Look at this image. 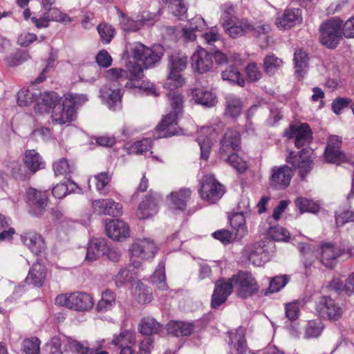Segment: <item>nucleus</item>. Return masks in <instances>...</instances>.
I'll return each instance as SVG.
<instances>
[{
  "mask_svg": "<svg viewBox=\"0 0 354 354\" xmlns=\"http://www.w3.org/2000/svg\"><path fill=\"white\" fill-rule=\"evenodd\" d=\"M286 136L289 139H295V147L303 149L297 152L290 151L286 161L297 169L299 177L304 180L310 173L314 167L312 158L313 151L308 147L313 141V132L307 123H301L299 126L290 125V129L286 131Z\"/></svg>",
  "mask_w": 354,
  "mask_h": 354,
  "instance_id": "nucleus-1",
  "label": "nucleus"
},
{
  "mask_svg": "<svg viewBox=\"0 0 354 354\" xmlns=\"http://www.w3.org/2000/svg\"><path fill=\"white\" fill-rule=\"evenodd\" d=\"M165 87L170 90L167 94L171 111L165 115L161 122L156 127L153 139L168 138L178 134V116L183 111V97L176 88H169V84L165 83Z\"/></svg>",
  "mask_w": 354,
  "mask_h": 354,
  "instance_id": "nucleus-2",
  "label": "nucleus"
},
{
  "mask_svg": "<svg viewBox=\"0 0 354 354\" xmlns=\"http://www.w3.org/2000/svg\"><path fill=\"white\" fill-rule=\"evenodd\" d=\"M127 49L137 61H141L146 68H149L158 63L165 54V48L160 44L147 47L140 42L129 44Z\"/></svg>",
  "mask_w": 354,
  "mask_h": 354,
  "instance_id": "nucleus-3",
  "label": "nucleus"
},
{
  "mask_svg": "<svg viewBox=\"0 0 354 354\" xmlns=\"http://www.w3.org/2000/svg\"><path fill=\"white\" fill-rule=\"evenodd\" d=\"M342 20L339 18H332L324 21L319 26L320 43L328 49L337 47L342 39Z\"/></svg>",
  "mask_w": 354,
  "mask_h": 354,
  "instance_id": "nucleus-4",
  "label": "nucleus"
},
{
  "mask_svg": "<svg viewBox=\"0 0 354 354\" xmlns=\"http://www.w3.org/2000/svg\"><path fill=\"white\" fill-rule=\"evenodd\" d=\"M56 305L65 306L69 309L84 311L93 306V299L86 292H75L70 294L59 295L55 298Z\"/></svg>",
  "mask_w": 354,
  "mask_h": 354,
  "instance_id": "nucleus-5",
  "label": "nucleus"
},
{
  "mask_svg": "<svg viewBox=\"0 0 354 354\" xmlns=\"http://www.w3.org/2000/svg\"><path fill=\"white\" fill-rule=\"evenodd\" d=\"M232 279L235 285L236 295L240 298H249L259 290L257 281L249 272L239 270L232 276Z\"/></svg>",
  "mask_w": 354,
  "mask_h": 354,
  "instance_id": "nucleus-6",
  "label": "nucleus"
},
{
  "mask_svg": "<svg viewBox=\"0 0 354 354\" xmlns=\"http://www.w3.org/2000/svg\"><path fill=\"white\" fill-rule=\"evenodd\" d=\"M188 57L182 53H176L169 57L168 68L170 71L168 75L167 83L169 84V88H179L184 84L180 73L187 66Z\"/></svg>",
  "mask_w": 354,
  "mask_h": 354,
  "instance_id": "nucleus-7",
  "label": "nucleus"
},
{
  "mask_svg": "<svg viewBox=\"0 0 354 354\" xmlns=\"http://www.w3.org/2000/svg\"><path fill=\"white\" fill-rule=\"evenodd\" d=\"M316 314L328 321L339 320L344 313L342 306L330 297L322 295L315 301Z\"/></svg>",
  "mask_w": 354,
  "mask_h": 354,
  "instance_id": "nucleus-8",
  "label": "nucleus"
},
{
  "mask_svg": "<svg viewBox=\"0 0 354 354\" xmlns=\"http://www.w3.org/2000/svg\"><path fill=\"white\" fill-rule=\"evenodd\" d=\"M225 187L216 180L213 174L205 176L201 183L199 194L208 203H216L224 194Z\"/></svg>",
  "mask_w": 354,
  "mask_h": 354,
  "instance_id": "nucleus-9",
  "label": "nucleus"
},
{
  "mask_svg": "<svg viewBox=\"0 0 354 354\" xmlns=\"http://www.w3.org/2000/svg\"><path fill=\"white\" fill-rule=\"evenodd\" d=\"M118 13L120 17V24L125 32H136L140 30L143 26H151L156 21V15L147 11H144L138 15L136 19L128 17L121 10H118Z\"/></svg>",
  "mask_w": 354,
  "mask_h": 354,
  "instance_id": "nucleus-10",
  "label": "nucleus"
},
{
  "mask_svg": "<svg viewBox=\"0 0 354 354\" xmlns=\"http://www.w3.org/2000/svg\"><path fill=\"white\" fill-rule=\"evenodd\" d=\"M234 288H235V285L232 277L227 279L224 277L218 279L214 283L211 299V307L216 309L224 304L232 294Z\"/></svg>",
  "mask_w": 354,
  "mask_h": 354,
  "instance_id": "nucleus-11",
  "label": "nucleus"
},
{
  "mask_svg": "<svg viewBox=\"0 0 354 354\" xmlns=\"http://www.w3.org/2000/svg\"><path fill=\"white\" fill-rule=\"evenodd\" d=\"M26 196L29 205V213L37 217L42 216L46 212L48 204L47 192L30 187L26 191Z\"/></svg>",
  "mask_w": 354,
  "mask_h": 354,
  "instance_id": "nucleus-12",
  "label": "nucleus"
},
{
  "mask_svg": "<svg viewBox=\"0 0 354 354\" xmlns=\"http://www.w3.org/2000/svg\"><path fill=\"white\" fill-rule=\"evenodd\" d=\"M293 171L288 165L274 166L270 170V185L274 190L286 189L293 176Z\"/></svg>",
  "mask_w": 354,
  "mask_h": 354,
  "instance_id": "nucleus-13",
  "label": "nucleus"
},
{
  "mask_svg": "<svg viewBox=\"0 0 354 354\" xmlns=\"http://www.w3.org/2000/svg\"><path fill=\"white\" fill-rule=\"evenodd\" d=\"M107 236L115 241H122L130 235L129 224L120 219H111L106 223Z\"/></svg>",
  "mask_w": 354,
  "mask_h": 354,
  "instance_id": "nucleus-14",
  "label": "nucleus"
},
{
  "mask_svg": "<svg viewBox=\"0 0 354 354\" xmlns=\"http://www.w3.org/2000/svg\"><path fill=\"white\" fill-rule=\"evenodd\" d=\"M129 251L133 257L143 259L153 258L157 252L154 242L149 239H136L131 245Z\"/></svg>",
  "mask_w": 354,
  "mask_h": 354,
  "instance_id": "nucleus-15",
  "label": "nucleus"
},
{
  "mask_svg": "<svg viewBox=\"0 0 354 354\" xmlns=\"http://www.w3.org/2000/svg\"><path fill=\"white\" fill-rule=\"evenodd\" d=\"M51 118L53 122L57 124H64L73 121L76 118V111L70 102L64 100L62 104H59L52 111Z\"/></svg>",
  "mask_w": 354,
  "mask_h": 354,
  "instance_id": "nucleus-16",
  "label": "nucleus"
},
{
  "mask_svg": "<svg viewBox=\"0 0 354 354\" xmlns=\"http://www.w3.org/2000/svg\"><path fill=\"white\" fill-rule=\"evenodd\" d=\"M320 249V261L324 266L330 269L335 266L337 258L345 253L344 249L330 243H323Z\"/></svg>",
  "mask_w": 354,
  "mask_h": 354,
  "instance_id": "nucleus-17",
  "label": "nucleus"
},
{
  "mask_svg": "<svg viewBox=\"0 0 354 354\" xmlns=\"http://www.w3.org/2000/svg\"><path fill=\"white\" fill-rule=\"evenodd\" d=\"M218 154L225 155L238 151L241 148V134L234 129H227L220 142Z\"/></svg>",
  "mask_w": 354,
  "mask_h": 354,
  "instance_id": "nucleus-18",
  "label": "nucleus"
},
{
  "mask_svg": "<svg viewBox=\"0 0 354 354\" xmlns=\"http://www.w3.org/2000/svg\"><path fill=\"white\" fill-rule=\"evenodd\" d=\"M191 64L194 71L199 74L205 73L212 67V56L209 51L200 48L191 57Z\"/></svg>",
  "mask_w": 354,
  "mask_h": 354,
  "instance_id": "nucleus-19",
  "label": "nucleus"
},
{
  "mask_svg": "<svg viewBox=\"0 0 354 354\" xmlns=\"http://www.w3.org/2000/svg\"><path fill=\"white\" fill-rule=\"evenodd\" d=\"M223 28L229 36L234 39L245 36L253 29L252 24L245 18L234 19L232 22L227 23Z\"/></svg>",
  "mask_w": 354,
  "mask_h": 354,
  "instance_id": "nucleus-20",
  "label": "nucleus"
},
{
  "mask_svg": "<svg viewBox=\"0 0 354 354\" xmlns=\"http://www.w3.org/2000/svg\"><path fill=\"white\" fill-rule=\"evenodd\" d=\"M158 196L150 192L140 203L136 215L139 219H147L155 215L158 209Z\"/></svg>",
  "mask_w": 354,
  "mask_h": 354,
  "instance_id": "nucleus-21",
  "label": "nucleus"
},
{
  "mask_svg": "<svg viewBox=\"0 0 354 354\" xmlns=\"http://www.w3.org/2000/svg\"><path fill=\"white\" fill-rule=\"evenodd\" d=\"M60 100L58 94L54 91L41 93L39 100L34 106L35 111L41 114L48 113L60 103Z\"/></svg>",
  "mask_w": 354,
  "mask_h": 354,
  "instance_id": "nucleus-22",
  "label": "nucleus"
},
{
  "mask_svg": "<svg viewBox=\"0 0 354 354\" xmlns=\"http://www.w3.org/2000/svg\"><path fill=\"white\" fill-rule=\"evenodd\" d=\"M302 20L301 11L299 8H287L283 15L276 19V25L280 28H289Z\"/></svg>",
  "mask_w": 354,
  "mask_h": 354,
  "instance_id": "nucleus-23",
  "label": "nucleus"
},
{
  "mask_svg": "<svg viewBox=\"0 0 354 354\" xmlns=\"http://www.w3.org/2000/svg\"><path fill=\"white\" fill-rule=\"evenodd\" d=\"M108 246L104 239H93L90 241L85 259L87 261H93L106 254Z\"/></svg>",
  "mask_w": 354,
  "mask_h": 354,
  "instance_id": "nucleus-24",
  "label": "nucleus"
},
{
  "mask_svg": "<svg viewBox=\"0 0 354 354\" xmlns=\"http://www.w3.org/2000/svg\"><path fill=\"white\" fill-rule=\"evenodd\" d=\"M46 277V268L45 266L37 262L30 268L25 279V282L28 285L39 288L44 285Z\"/></svg>",
  "mask_w": 354,
  "mask_h": 354,
  "instance_id": "nucleus-25",
  "label": "nucleus"
},
{
  "mask_svg": "<svg viewBox=\"0 0 354 354\" xmlns=\"http://www.w3.org/2000/svg\"><path fill=\"white\" fill-rule=\"evenodd\" d=\"M228 333V343L233 346V348H235L237 354H255L250 351H247L245 330L242 327H239L234 332L230 331Z\"/></svg>",
  "mask_w": 354,
  "mask_h": 354,
  "instance_id": "nucleus-26",
  "label": "nucleus"
},
{
  "mask_svg": "<svg viewBox=\"0 0 354 354\" xmlns=\"http://www.w3.org/2000/svg\"><path fill=\"white\" fill-rule=\"evenodd\" d=\"M21 240L36 255H39L44 248V241L42 237L35 232H24L21 235Z\"/></svg>",
  "mask_w": 354,
  "mask_h": 354,
  "instance_id": "nucleus-27",
  "label": "nucleus"
},
{
  "mask_svg": "<svg viewBox=\"0 0 354 354\" xmlns=\"http://www.w3.org/2000/svg\"><path fill=\"white\" fill-rule=\"evenodd\" d=\"M33 84L27 88H23L17 93V102L19 106H28L39 100L41 91Z\"/></svg>",
  "mask_w": 354,
  "mask_h": 354,
  "instance_id": "nucleus-28",
  "label": "nucleus"
},
{
  "mask_svg": "<svg viewBox=\"0 0 354 354\" xmlns=\"http://www.w3.org/2000/svg\"><path fill=\"white\" fill-rule=\"evenodd\" d=\"M166 328L167 333L174 337L189 336L194 330V324L192 322L171 320Z\"/></svg>",
  "mask_w": 354,
  "mask_h": 354,
  "instance_id": "nucleus-29",
  "label": "nucleus"
},
{
  "mask_svg": "<svg viewBox=\"0 0 354 354\" xmlns=\"http://www.w3.org/2000/svg\"><path fill=\"white\" fill-rule=\"evenodd\" d=\"M100 97L106 102L109 109L115 111L122 106V93L120 88L110 89L104 87L100 90Z\"/></svg>",
  "mask_w": 354,
  "mask_h": 354,
  "instance_id": "nucleus-30",
  "label": "nucleus"
},
{
  "mask_svg": "<svg viewBox=\"0 0 354 354\" xmlns=\"http://www.w3.org/2000/svg\"><path fill=\"white\" fill-rule=\"evenodd\" d=\"M24 162L31 175L45 167V162L42 157L34 149L26 151Z\"/></svg>",
  "mask_w": 354,
  "mask_h": 354,
  "instance_id": "nucleus-31",
  "label": "nucleus"
},
{
  "mask_svg": "<svg viewBox=\"0 0 354 354\" xmlns=\"http://www.w3.org/2000/svg\"><path fill=\"white\" fill-rule=\"evenodd\" d=\"M293 62L295 68V74L297 75L299 80H301L307 73V70L309 67V57L308 53L303 49H297L294 53Z\"/></svg>",
  "mask_w": 354,
  "mask_h": 354,
  "instance_id": "nucleus-32",
  "label": "nucleus"
},
{
  "mask_svg": "<svg viewBox=\"0 0 354 354\" xmlns=\"http://www.w3.org/2000/svg\"><path fill=\"white\" fill-rule=\"evenodd\" d=\"M192 100L195 103L204 107L210 108L214 106L216 103V97L211 91L203 88H194L192 91Z\"/></svg>",
  "mask_w": 354,
  "mask_h": 354,
  "instance_id": "nucleus-33",
  "label": "nucleus"
},
{
  "mask_svg": "<svg viewBox=\"0 0 354 354\" xmlns=\"http://www.w3.org/2000/svg\"><path fill=\"white\" fill-rule=\"evenodd\" d=\"M229 220L231 227L235 230L234 236L236 239H242L248 233L244 212H234L229 217Z\"/></svg>",
  "mask_w": 354,
  "mask_h": 354,
  "instance_id": "nucleus-34",
  "label": "nucleus"
},
{
  "mask_svg": "<svg viewBox=\"0 0 354 354\" xmlns=\"http://www.w3.org/2000/svg\"><path fill=\"white\" fill-rule=\"evenodd\" d=\"M134 339L133 334L130 330L121 332L119 335L115 336L112 344L120 348L119 354H134L132 348L128 345Z\"/></svg>",
  "mask_w": 354,
  "mask_h": 354,
  "instance_id": "nucleus-35",
  "label": "nucleus"
},
{
  "mask_svg": "<svg viewBox=\"0 0 354 354\" xmlns=\"http://www.w3.org/2000/svg\"><path fill=\"white\" fill-rule=\"evenodd\" d=\"M190 196L191 190L187 188L180 189L177 192H171L170 194V201L172 207L174 209L185 210Z\"/></svg>",
  "mask_w": 354,
  "mask_h": 354,
  "instance_id": "nucleus-36",
  "label": "nucleus"
},
{
  "mask_svg": "<svg viewBox=\"0 0 354 354\" xmlns=\"http://www.w3.org/2000/svg\"><path fill=\"white\" fill-rule=\"evenodd\" d=\"M223 80L227 81L233 85H238L243 87L245 84V80L241 75L239 68L234 65L228 66L225 70L221 73Z\"/></svg>",
  "mask_w": 354,
  "mask_h": 354,
  "instance_id": "nucleus-37",
  "label": "nucleus"
},
{
  "mask_svg": "<svg viewBox=\"0 0 354 354\" xmlns=\"http://www.w3.org/2000/svg\"><path fill=\"white\" fill-rule=\"evenodd\" d=\"M162 329V326L153 317L148 316L141 319L138 330L142 335H151L158 333Z\"/></svg>",
  "mask_w": 354,
  "mask_h": 354,
  "instance_id": "nucleus-38",
  "label": "nucleus"
},
{
  "mask_svg": "<svg viewBox=\"0 0 354 354\" xmlns=\"http://www.w3.org/2000/svg\"><path fill=\"white\" fill-rule=\"evenodd\" d=\"M264 247L263 242L255 243L248 255L249 261L257 266H261L264 263L268 257V252Z\"/></svg>",
  "mask_w": 354,
  "mask_h": 354,
  "instance_id": "nucleus-39",
  "label": "nucleus"
},
{
  "mask_svg": "<svg viewBox=\"0 0 354 354\" xmlns=\"http://www.w3.org/2000/svg\"><path fill=\"white\" fill-rule=\"evenodd\" d=\"M225 115L236 119L240 115L242 111V102L240 98L233 95L225 97Z\"/></svg>",
  "mask_w": 354,
  "mask_h": 354,
  "instance_id": "nucleus-40",
  "label": "nucleus"
},
{
  "mask_svg": "<svg viewBox=\"0 0 354 354\" xmlns=\"http://www.w3.org/2000/svg\"><path fill=\"white\" fill-rule=\"evenodd\" d=\"M115 304V293L109 289L102 292L100 300L96 306V310L99 313H105L111 310Z\"/></svg>",
  "mask_w": 354,
  "mask_h": 354,
  "instance_id": "nucleus-41",
  "label": "nucleus"
},
{
  "mask_svg": "<svg viewBox=\"0 0 354 354\" xmlns=\"http://www.w3.org/2000/svg\"><path fill=\"white\" fill-rule=\"evenodd\" d=\"M219 158L241 174L244 173L248 168L246 162L239 156L236 152L220 155Z\"/></svg>",
  "mask_w": 354,
  "mask_h": 354,
  "instance_id": "nucleus-42",
  "label": "nucleus"
},
{
  "mask_svg": "<svg viewBox=\"0 0 354 354\" xmlns=\"http://www.w3.org/2000/svg\"><path fill=\"white\" fill-rule=\"evenodd\" d=\"M111 177L108 172L103 171L93 176L96 190L102 195L107 194L110 191Z\"/></svg>",
  "mask_w": 354,
  "mask_h": 354,
  "instance_id": "nucleus-43",
  "label": "nucleus"
},
{
  "mask_svg": "<svg viewBox=\"0 0 354 354\" xmlns=\"http://www.w3.org/2000/svg\"><path fill=\"white\" fill-rule=\"evenodd\" d=\"M290 277L287 274H279L272 277L270 280L269 287L265 295L279 292L289 282Z\"/></svg>",
  "mask_w": 354,
  "mask_h": 354,
  "instance_id": "nucleus-44",
  "label": "nucleus"
},
{
  "mask_svg": "<svg viewBox=\"0 0 354 354\" xmlns=\"http://www.w3.org/2000/svg\"><path fill=\"white\" fill-rule=\"evenodd\" d=\"M282 64V60L274 54L266 55L263 59V69L269 76L274 75Z\"/></svg>",
  "mask_w": 354,
  "mask_h": 354,
  "instance_id": "nucleus-45",
  "label": "nucleus"
},
{
  "mask_svg": "<svg viewBox=\"0 0 354 354\" xmlns=\"http://www.w3.org/2000/svg\"><path fill=\"white\" fill-rule=\"evenodd\" d=\"M114 205L113 199H98L93 201L92 207L95 213L98 214L111 215L113 213L112 206Z\"/></svg>",
  "mask_w": 354,
  "mask_h": 354,
  "instance_id": "nucleus-46",
  "label": "nucleus"
},
{
  "mask_svg": "<svg viewBox=\"0 0 354 354\" xmlns=\"http://www.w3.org/2000/svg\"><path fill=\"white\" fill-rule=\"evenodd\" d=\"M267 234L270 239L277 241H288L290 239L289 232L279 225H270Z\"/></svg>",
  "mask_w": 354,
  "mask_h": 354,
  "instance_id": "nucleus-47",
  "label": "nucleus"
},
{
  "mask_svg": "<svg viewBox=\"0 0 354 354\" xmlns=\"http://www.w3.org/2000/svg\"><path fill=\"white\" fill-rule=\"evenodd\" d=\"M296 206L301 213L310 212L317 213L319 211V206L315 201L305 197H299L295 200Z\"/></svg>",
  "mask_w": 354,
  "mask_h": 354,
  "instance_id": "nucleus-48",
  "label": "nucleus"
},
{
  "mask_svg": "<svg viewBox=\"0 0 354 354\" xmlns=\"http://www.w3.org/2000/svg\"><path fill=\"white\" fill-rule=\"evenodd\" d=\"M324 156L328 163L339 165L346 160V156L341 149H325Z\"/></svg>",
  "mask_w": 354,
  "mask_h": 354,
  "instance_id": "nucleus-49",
  "label": "nucleus"
},
{
  "mask_svg": "<svg viewBox=\"0 0 354 354\" xmlns=\"http://www.w3.org/2000/svg\"><path fill=\"white\" fill-rule=\"evenodd\" d=\"M168 5L169 10L174 16L181 18L187 13V8L183 0H162Z\"/></svg>",
  "mask_w": 354,
  "mask_h": 354,
  "instance_id": "nucleus-50",
  "label": "nucleus"
},
{
  "mask_svg": "<svg viewBox=\"0 0 354 354\" xmlns=\"http://www.w3.org/2000/svg\"><path fill=\"white\" fill-rule=\"evenodd\" d=\"M53 170L55 176H67L75 170L73 165H70L66 158H62L53 163Z\"/></svg>",
  "mask_w": 354,
  "mask_h": 354,
  "instance_id": "nucleus-51",
  "label": "nucleus"
},
{
  "mask_svg": "<svg viewBox=\"0 0 354 354\" xmlns=\"http://www.w3.org/2000/svg\"><path fill=\"white\" fill-rule=\"evenodd\" d=\"M127 72L129 76L127 78L133 84V82H136L143 77V70L141 65L136 62H129L127 64Z\"/></svg>",
  "mask_w": 354,
  "mask_h": 354,
  "instance_id": "nucleus-52",
  "label": "nucleus"
},
{
  "mask_svg": "<svg viewBox=\"0 0 354 354\" xmlns=\"http://www.w3.org/2000/svg\"><path fill=\"white\" fill-rule=\"evenodd\" d=\"M152 277L153 281L156 283L158 289L163 290L167 288L165 281V263L163 261L159 263Z\"/></svg>",
  "mask_w": 354,
  "mask_h": 354,
  "instance_id": "nucleus-53",
  "label": "nucleus"
},
{
  "mask_svg": "<svg viewBox=\"0 0 354 354\" xmlns=\"http://www.w3.org/2000/svg\"><path fill=\"white\" fill-rule=\"evenodd\" d=\"M97 31L100 39L104 44H109L113 38L115 30V28L107 24H100L97 26Z\"/></svg>",
  "mask_w": 354,
  "mask_h": 354,
  "instance_id": "nucleus-54",
  "label": "nucleus"
},
{
  "mask_svg": "<svg viewBox=\"0 0 354 354\" xmlns=\"http://www.w3.org/2000/svg\"><path fill=\"white\" fill-rule=\"evenodd\" d=\"M46 16L50 21L62 22L65 24H69L72 21V19L66 14L63 13L56 8H50L47 10Z\"/></svg>",
  "mask_w": 354,
  "mask_h": 354,
  "instance_id": "nucleus-55",
  "label": "nucleus"
},
{
  "mask_svg": "<svg viewBox=\"0 0 354 354\" xmlns=\"http://www.w3.org/2000/svg\"><path fill=\"white\" fill-rule=\"evenodd\" d=\"M23 348L26 354H39L40 340L36 337L26 339L23 341Z\"/></svg>",
  "mask_w": 354,
  "mask_h": 354,
  "instance_id": "nucleus-56",
  "label": "nucleus"
},
{
  "mask_svg": "<svg viewBox=\"0 0 354 354\" xmlns=\"http://www.w3.org/2000/svg\"><path fill=\"white\" fill-rule=\"evenodd\" d=\"M197 142L201 148V158L207 160L209 156L212 142L207 136H200L196 138Z\"/></svg>",
  "mask_w": 354,
  "mask_h": 354,
  "instance_id": "nucleus-57",
  "label": "nucleus"
},
{
  "mask_svg": "<svg viewBox=\"0 0 354 354\" xmlns=\"http://www.w3.org/2000/svg\"><path fill=\"white\" fill-rule=\"evenodd\" d=\"M133 279L132 273L127 268H122L115 276L114 281L118 288H122Z\"/></svg>",
  "mask_w": 354,
  "mask_h": 354,
  "instance_id": "nucleus-58",
  "label": "nucleus"
},
{
  "mask_svg": "<svg viewBox=\"0 0 354 354\" xmlns=\"http://www.w3.org/2000/svg\"><path fill=\"white\" fill-rule=\"evenodd\" d=\"M323 328L324 325L320 320L309 321L306 329V335L308 338L317 337L322 333Z\"/></svg>",
  "mask_w": 354,
  "mask_h": 354,
  "instance_id": "nucleus-59",
  "label": "nucleus"
},
{
  "mask_svg": "<svg viewBox=\"0 0 354 354\" xmlns=\"http://www.w3.org/2000/svg\"><path fill=\"white\" fill-rule=\"evenodd\" d=\"M137 301L140 304H148L152 300L151 291L143 284H139L136 288Z\"/></svg>",
  "mask_w": 354,
  "mask_h": 354,
  "instance_id": "nucleus-60",
  "label": "nucleus"
},
{
  "mask_svg": "<svg viewBox=\"0 0 354 354\" xmlns=\"http://www.w3.org/2000/svg\"><path fill=\"white\" fill-rule=\"evenodd\" d=\"M236 11L234 6L230 4H225L221 16V22L223 27L227 23H230L238 17L235 15Z\"/></svg>",
  "mask_w": 354,
  "mask_h": 354,
  "instance_id": "nucleus-61",
  "label": "nucleus"
},
{
  "mask_svg": "<svg viewBox=\"0 0 354 354\" xmlns=\"http://www.w3.org/2000/svg\"><path fill=\"white\" fill-rule=\"evenodd\" d=\"M335 222L337 226H343L348 222H354V212L351 209L344 210L342 212H335Z\"/></svg>",
  "mask_w": 354,
  "mask_h": 354,
  "instance_id": "nucleus-62",
  "label": "nucleus"
},
{
  "mask_svg": "<svg viewBox=\"0 0 354 354\" xmlns=\"http://www.w3.org/2000/svg\"><path fill=\"white\" fill-rule=\"evenodd\" d=\"M12 168V175L15 180H26L31 176L26 167L18 163L15 164Z\"/></svg>",
  "mask_w": 354,
  "mask_h": 354,
  "instance_id": "nucleus-63",
  "label": "nucleus"
},
{
  "mask_svg": "<svg viewBox=\"0 0 354 354\" xmlns=\"http://www.w3.org/2000/svg\"><path fill=\"white\" fill-rule=\"evenodd\" d=\"M62 342L58 337H53L45 345V351L48 354H63L61 349Z\"/></svg>",
  "mask_w": 354,
  "mask_h": 354,
  "instance_id": "nucleus-64",
  "label": "nucleus"
}]
</instances>
